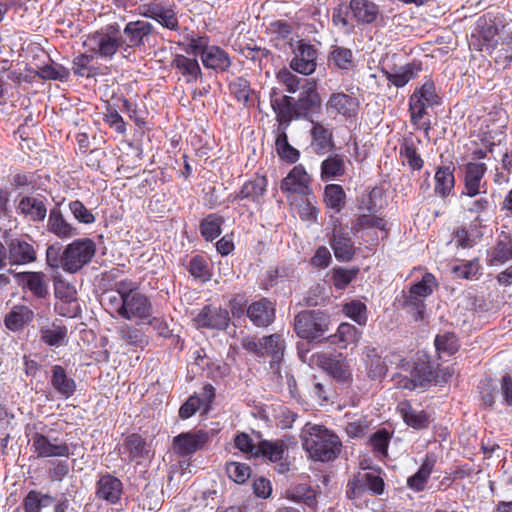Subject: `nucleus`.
<instances>
[{
  "label": "nucleus",
  "mask_w": 512,
  "mask_h": 512,
  "mask_svg": "<svg viewBox=\"0 0 512 512\" xmlns=\"http://www.w3.org/2000/svg\"><path fill=\"white\" fill-rule=\"evenodd\" d=\"M202 63L208 69L225 72L231 66L229 54L219 46H210L202 55Z\"/></svg>",
  "instance_id": "obj_34"
},
{
  "label": "nucleus",
  "mask_w": 512,
  "mask_h": 512,
  "mask_svg": "<svg viewBox=\"0 0 512 512\" xmlns=\"http://www.w3.org/2000/svg\"><path fill=\"white\" fill-rule=\"evenodd\" d=\"M47 230L60 239H69L78 234L77 228L67 222L58 208L50 210Z\"/></svg>",
  "instance_id": "obj_30"
},
{
  "label": "nucleus",
  "mask_w": 512,
  "mask_h": 512,
  "mask_svg": "<svg viewBox=\"0 0 512 512\" xmlns=\"http://www.w3.org/2000/svg\"><path fill=\"white\" fill-rule=\"evenodd\" d=\"M334 255L339 261H350L355 253L353 242L348 233L342 229L334 228L332 237L329 240Z\"/></svg>",
  "instance_id": "obj_29"
},
{
  "label": "nucleus",
  "mask_w": 512,
  "mask_h": 512,
  "mask_svg": "<svg viewBox=\"0 0 512 512\" xmlns=\"http://www.w3.org/2000/svg\"><path fill=\"white\" fill-rule=\"evenodd\" d=\"M400 157L405 159L408 166L414 171H420L423 168L424 161L417 152L414 141L411 138H404L400 144Z\"/></svg>",
  "instance_id": "obj_47"
},
{
  "label": "nucleus",
  "mask_w": 512,
  "mask_h": 512,
  "mask_svg": "<svg viewBox=\"0 0 512 512\" xmlns=\"http://www.w3.org/2000/svg\"><path fill=\"white\" fill-rule=\"evenodd\" d=\"M124 448L129 453L130 460L149 457L150 446L139 434H131L124 441Z\"/></svg>",
  "instance_id": "obj_44"
},
{
  "label": "nucleus",
  "mask_w": 512,
  "mask_h": 512,
  "mask_svg": "<svg viewBox=\"0 0 512 512\" xmlns=\"http://www.w3.org/2000/svg\"><path fill=\"white\" fill-rule=\"evenodd\" d=\"M226 472L231 480L241 484L249 479L251 468L244 463L230 462L226 465Z\"/></svg>",
  "instance_id": "obj_62"
},
{
  "label": "nucleus",
  "mask_w": 512,
  "mask_h": 512,
  "mask_svg": "<svg viewBox=\"0 0 512 512\" xmlns=\"http://www.w3.org/2000/svg\"><path fill=\"white\" fill-rule=\"evenodd\" d=\"M275 146L279 157L286 162L295 163L299 159V151L289 144L288 136L284 131L277 135Z\"/></svg>",
  "instance_id": "obj_56"
},
{
  "label": "nucleus",
  "mask_w": 512,
  "mask_h": 512,
  "mask_svg": "<svg viewBox=\"0 0 512 512\" xmlns=\"http://www.w3.org/2000/svg\"><path fill=\"white\" fill-rule=\"evenodd\" d=\"M327 111L346 119L355 117L359 109L357 98L345 93H333L326 104Z\"/></svg>",
  "instance_id": "obj_20"
},
{
  "label": "nucleus",
  "mask_w": 512,
  "mask_h": 512,
  "mask_svg": "<svg viewBox=\"0 0 512 512\" xmlns=\"http://www.w3.org/2000/svg\"><path fill=\"white\" fill-rule=\"evenodd\" d=\"M151 313L152 304L146 295L139 292L124 298L122 318L139 322L148 319Z\"/></svg>",
  "instance_id": "obj_15"
},
{
  "label": "nucleus",
  "mask_w": 512,
  "mask_h": 512,
  "mask_svg": "<svg viewBox=\"0 0 512 512\" xmlns=\"http://www.w3.org/2000/svg\"><path fill=\"white\" fill-rule=\"evenodd\" d=\"M36 260V251L26 241L13 239L8 245V261L11 265H24Z\"/></svg>",
  "instance_id": "obj_27"
},
{
  "label": "nucleus",
  "mask_w": 512,
  "mask_h": 512,
  "mask_svg": "<svg viewBox=\"0 0 512 512\" xmlns=\"http://www.w3.org/2000/svg\"><path fill=\"white\" fill-rule=\"evenodd\" d=\"M214 436L212 431L196 430L183 432L173 438V449L181 457H189L204 449Z\"/></svg>",
  "instance_id": "obj_9"
},
{
  "label": "nucleus",
  "mask_w": 512,
  "mask_h": 512,
  "mask_svg": "<svg viewBox=\"0 0 512 512\" xmlns=\"http://www.w3.org/2000/svg\"><path fill=\"white\" fill-rule=\"evenodd\" d=\"M378 228L380 230L385 229V221L384 219L376 216V215H370V214H363L360 215L354 225L353 230L354 232H361L366 229L370 228Z\"/></svg>",
  "instance_id": "obj_63"
},
{
  "label": "nucleus",
  "mask_w": 512,
  "mask_h": 512,
  "mask_svg": "<svg viewBox=\"0 0 512 512\" xmlns=\"http://www.w3.org/2000/svg\"><path fill=\"white\" fill-rule=\"evenodd\" d=\"M352 59V51L344 47H335L329 57V60L340 69H349L353 62Z\"/></svg>",
  "instance_id": "obj_64"
},
{
  "label": "nucleus",
  "mask_w": 512,
  "mask_h": 512,
  "mask_svg": "<svg viewBox=\"0 0 512 512\" xmlns=\"http://www.w3.org/2000/svg\"><path fill=\"white\" fill-rule=\"evenodd\" d=\"M56 432L54 428H50L44 433L35 432L32 435V449L38 458H68L72 453L70 445L53 433Z\"/></svg>",
  "instance_id": "obj_5"
},
{
  "label": "nucleus",
  "mask_w": 512,
  "mask_h": 512,
  "mask_svg": "<svg viewBox=\"0 0 512 512\" xmlns=\"http://www.w3.org/2000/svg\"><path fill=\"white\" fill-rule=\"evenodd\" d=\"M349 8L358 23L370 24L379 15L378 6L370 0H350Z\"/></svg>",
  "instance_id": "obj_38"
},
{
  "label": "nucleus",
  "mask_w": 512,
  "mask_h": 512,
  "mask_svg": "<svg viewBox=\"0 0 512 512\" xmlns=\"http://www.w3.org/2000/svg\"><path fill=\"white\" fill-rule=\"evenodd\" d=\"M345 314L359 325L367 322V307L358 300L351 301L344 306Z\"/></svg>",
  "instance_id": "obj_60"
},
{
  "label": "nucleus",
  "mask_w": 512,
  "mask_h": 512,
  "mask_svg": "<svg viewBox=\"0 0 512 512\" xmlns=\"http://www.w3.org/2000/svg\"><path fill=\"white\" fill-rule=\"evenodd\" d=\"M324 201L326 206L339 213L346 203V193L341 185L329 184L324 190Z\"/></svg>",
  "instance_id": "obj_48"
},
{
  "label": "nucleus",
  "mask_w": 512,
  "mask_h": 512,
  "mask_svg": "<svg viewBox=\"0 0 512 512\" xmlns=\"http://www.w3.org/2000/svg\"><path fill=\"white\" fill-rule=\"evenodd\" d=\"M311 148L318 155H323L334 147L332 130L319 121L311 120Z\"/></svg>",
  "instance_id": "obj_22"
},
{
  "label": "nucleus",
  "mask_w": 512,
  "mask_h": 512,
  "mask_svg": "<svg viewBox=\"0 0 512 512\" xmlns=\"http://www.w3.org/2000/svg\"><path fill=\"white\" fill-rule=\"evenodd\" d=\"M487 171L484 163L469 162L465 166L464 186L465 192L469 197H474L480 193L486 192V183L483 177Z\"/></svg>",
  "instance_id": "obj_17"
},
{
  "label": "nucleus",
  "mask_w": 512,
  "mask_h": 512,
  "mask_svg": "<svg viewBox=\"0 0 512 512\" xmlns=\"http://www.w3.org/2000/svg\"><path fill=\"white\" fill-rule=\"evenodd\" d=\"M20 286L28 289L35 297L45 298L49 294V279L40 271L14 273Z\"/></svg>",
  "instance_id": "obj_18"
},
{
  "label": "nucleus",
  "mask_w": 512,
  "mask_h": 512,
  "mask_svg": "<svg viewBox=\"0 0 512 512\" xmlns=\"http://www.w3.org/2000/svg\"><path fill=\"white\" fill-rule=\"evenodd\" d=\"M434 368L430 362L421 361L415 364L410 372V377H404L400 380V385L404 389L414 390L416 388H426L433 384Z\"/></svg>",
  "instance_id": "obj_16"
},
{
  "label": "nucleus",
  "mask_w": 512,
  "mask_h": 512,
  "mask_svg": "<svg viewBox=\"0 0 512 512\" xmlns=\"http://www.w3.org/2000/svg\"><path fill=\"white\" fill-rule=\"evenodd\" d=\"M271 107L276 113L277 120L290 122L296 119V102L291 96L271 97Z\"/></svg>",
  "instance_id": "obj_41"
},
{
  "label": "nucleus",
  "mask_w": 512,
  "mask_h": 512,
  "mask_svg": "<svg viewBox=\"0 0 512 512\" xmlns=\"http://www.w3.org/2000/svg\"><path fill=\"white\" fill-rule=\"evenodd\" d=\"M434 180V192L441 198L448 197L453 192L455 186L454 168L449 166L438 167Z\"/></svg>",
  "instance_id": "obj_39"
},
{
  "label": "nucleus",
  "mask_w": 512,
  "mask_h": 512,
  "mask_svg": "<svg viewBox=\"0 0 512 512\" xmlns=\"http://www.w3.org/2000/svg\"><path fill=\"white\" fill-rule=\"evenodd\" d=\"M123 493L122 482L111 474L103 475L96 484V496L110 504H116Z\"/></svg>",
  "instance_id": "obj_24"
},
{
  "label": "nucleus",
  "mask_w": 512,
  "mask_h": 512,
  "mask_svg": "<svg viewBox=\"0 0 512 512\" xmlns=\"http://www.w3.org/2000/svg\"><path fill=\"white\" fill-rule=\"evenodd\" d=\"M359 268L334 267L331 270V282L337 290H344L357 277Z\"/></svg>",
  "instance_id": "obj_51"
},
{
  "label": "nucleus",
  "mask_w": 512,
  "mask_h": 512,
  "mask_svg": "<svg viewBox=\"0 0 512 512\" xmlns=\"http://www.w3.org/2000/svg\"><path fill=\"white\" fill-rule=\"evenodd\" d=\"M484 46L498 66L501 68L509 66L512 61V32L493 42L485 43Z\"/></svg>",
  "instance_id": "obj_23"
},
{
  "label": "nucleus",
  "mask_w": 512,
  "mask_h": 512,
  "mask_svg": "<svg viewBox=\"0 0 512 512\" xmlns=\"http://www.w3.org/2000/svg\"><path fill=\"white\" fill-rule=\"evenodd\" d=\"M33 319V311L26 306H16L5 318L6 327L12 331L22 329Z\"/></svg>",
  "instance_id": "obj_46"
},
{
  "label": "nucleus",
  "mask_w": 512,
  "mask_h": 512,
  "mask_svg": "<svg viewBox=\"0 0 512 512\" xmlns=\"http://www.w3.org/2000/svg\"><path fill=\"white\" fill-rule=\"evenodd\" d=\"M52 503H54L53 496L31 490L25 496L22 505L25 512H41L43 508L49 507Z\"/></svg>",
  "instance_id": "obj_45"
},
{
  "label": "nucleus",
  "mask_w": 512,
  "mask_h": 512,
  "mask_svg": "<svg viewBox=\"0 0 512 512\" xmlns=\"http://www.w3.org/2000/svg\"><path fill=\"white\" fill-rule=\"evenodd\" d=\"M17 210L34 222L43 221L47 216V207L39 197H23L18 203Z\"/></svg>",
  "instance_id": "obj_35"
},
{
  "label": "nucleus",
  "mask_w": 512,
  "mask_h": 512,
  "mask_svg": "<svg viewBox=\"0 0 512 512\" xmlns=\"http://www.w3.org/2000/svg\"><path fill=\"white\" fill-rule=\"evenodd\" d=\"M101 302L112 315L116 314L122 317L124 298L115 290L103 293Z\"/></svg>",
  "instance_id": "obj_59"
},
{
  "label": "nucleus",
  "mask_w": 512,
  "mask_h": 512,
  "mask_svg": "<svg viewBox=\"0 0 512 512\" xmlns=\"http://www.w3.org/2000/svg\"><path fill=\"white\" fill-rule=\"evenodd\" d=\"M397 301L403 309H406L412 315L415 321L423 319L426 310L424 298L413 294L409 289L408 292L402 291V295L397 298Z\"/></svg>",
  "instance_id": "obj_40"
},
{
  "label": "nucleus",
  "mask_w": 512,
  "mask_h": 512,
  "mask_svg": "<svg viewBox=\"0 0 512 512\" xmlns=\"http://www.w3.org/2000/svg\"><path fill=\"white\" fill-rule=\"evenodd\" d=\"M231 94L237 101L248 105L250 102L251 88L250 83L243 77H238L229 84Z\"/></svg>",
  "instance_id": "obj_57"
},
{
  "label": "nucleus",
  "mask_w": 512,
  "mask_h": 512,
  "mask_svg": "<svg viewBox=\"0 0 512 512\" xmlns=\"http://www.w3.org/2000/svg\"><path fill=\"white\" fill-rule=\"evenodd\" d=\"M385 489V483L380 476V470L359 472L347 484L346 494L349 499L359 498L364 492L372 495H381Z\"/></svg>",
  "instance_id": "obj_7"
},
{
  "label": "nucleus",
  "mask_w": 512,
  "mask_h": 512,
  "mask_svg": "<svg viewBox=\"0 0 512 512\" xmlns=\"http://www.w3.org/2000/svg\"><path fill=\"white\" fill-rule=\"evenodd\" d=\"M224 220L217 214H209L200 223V232L206 241H213L221 234Z\"/></svg>",
  "instance_id": "obj_53"
},
{
  "label": "nucleus",
  "mask_w": 512,
  "mask_h": 512,
  "mask_svg": "<svg viewBox=\"0 0 512 512\" xmlns=\"http://www.w3.org/2000/svg\"><path fill=\"white\" fill-rule=\"evenodd\" d=\"M345 173L344 160L339 155L325 159L321 164V178L331 180Z\"/></svg>",
  "instance_id": "obj_52"
},
{
  "label": "nucleus",
  "mask_w": 512,
  "mask_h": 512,
  "mask_svg": "<svg viewBox=\"0 0 512 512\" xmlns=\"http://www.w3.org/2000/svg\"><path fill=\"white\" fill-rule=\"evenodd\" d=\"M436 462V455L433 453H427L418 471L407 479V486L415 492L423 491Z\"/></svg>",
  "instance_id": "obj_31"
},
{
  "label": "nucleus",
  "mask_w": 512,
  "mask_h": 512,
  "mask_svg": "<svg viewBox=\"0 0 512 512\" xmlns=\"http://www.w3.org/2000/svg\"><path fill=\"white\" fill-rule=\"evenodd\" d=\"M67 328L65 326L53 325L51 328H44L40 332L41 340L49 345L59 347L67 342Z\"/></svg>",
  "instance_id": "obj_55"
},
{
  "label": "nucleus",
  "mask_w": 512,
  "mask_h": 512,
  "mask_svg": "<svg viewBox=\"0 0 512 512\" xmlns=\"http://www.w3.org/2000/svg\"><path fill=\"white\" fill-rule=\"evenodd\" d=\"M287 449V445L283 440L260 441L257 448V458L264 457L272 462L280 461Z\"/></svg>",
  "instance_id": "obj_43"
},
{
  "label": "nucleus",
  "mask_w": 512,
  "mask_h": 512,
  "mask_svg": "<svg viewBox=\"0 0 512 512\" xmlns=\"http://www.w3.org/2000/svg\"><path fill=\"white\" fill-rule=\"evenodd\" d=\"M246 311L250 321L258 327H267L275 319V306L267 298L252 302Z\"/></svg>",
  "instance_id": "obj_21"
},
{
  "label": "nucleus",
  "mask_w": 512,
  "mask_h": 512,
  "mask_svg": "<svg viewBox=\"0 0 512 512\" xmlns=\"http://www.w3.org/2000/svg\"><path fill=\"white\" fill-rule=\"evenodd\" d=\"M398 410L408 426L417 430L428 428L430 419L424 410L414 409L409 401L401 402Z\"/></svg>",
  "instance_id": "obj_37"
},
{
  "label": "nucleus",
  "mask_w": 512,
  "mask_h": 512,
  "mask_svg": "<svg viewBox=\"0 0 512 512\" xmlns=\"http://www.w3.org/2000/svg\"><path fill=\"white\" fill-rule=\"evenodd\" d=\"M390 439L391 434L385 428L377 430L370 436L369 445L377 458L384 459L387 457Z\"/></svg>",
  "instance_id": "obj_50"
},
{
  "label": "nucleus",
  "mask_w": 512,
  "mask_h": 512,
  "mask_svg": "<svg viewBox=\"0 0 512 512\" xmlns=\"http://www.w3.org/2000/svg\"><path fill=\"white\" fill-rule=\"evenodd\" d=\"M328 325V316L319 310L301 311L294 318V330L302 339L315 340L323 337Z\"/></svg>",
  "instance_id": "obj_3"
},
{
  "label": "nucleus",
  "mask_w": 512,
  "mask_h": 512,
  "mask_svg": "<svg viewBox=\"0 0 512 512\" xmlns=\"http://www.w3.org/2000/svg\"><path fill=\"white\" fill-rule=\"evenodd\" d=\"M171 65L181 73L187 84L202 78V70L196 58L177 54L172 60Z\"/></svg>",
  "instance_id": "obj_32"
},
{
  "label": "nucleus",
  "mask_w": 512,
  "mask_h": 512,
  "mask_svg": "<svg viewBox=\"0 0 512 512\" xmlns=\"http://www.w3.org/2000/svg\"><path fill=\"white\" fill-rule=\"evenodd\" d=\"M139 14L157 21L161 26L172 31L179 29V22L174 9L170 5L153 1L139 6Z\"/></svg>",
  "instance_id": "obj_11"
},
{
  "label": "nucleus",
  "mask_w": 512,
  "mask_h": 512,
  "mask_svg": "<svg viewBox=\"0 0 512 512\" xmlns=\"http://www.w3.org/2000/svg\"><path fill=\"white\" fill-rule=\"evenodd\" d=\"M290 68L302 75H311L317 67V49L309 43L300 41L293 51Z\"/></svg>",
  "instance_id": "obj_14"
},
{
  "label": "nucleus",
  "mask_w": 512,
  "mask_h": 512,
  "mask_svg": "<svg viewBox=\"0 0 512 512\" xmlns=\"http://www.w3.org/2000/svg\"><path fill=\"white\" fill-rule=\"evenodd\" d=\"M310 176L302 165L295 166L282 180L280 188L283 192L308 194Z\"/></svg>",
  "instance_id": "obj_25"
},
{
  "label": "nucleus",
  "mask_w": 512,
  "mask_h": 512,
  "mask_svg": "<svg viewBox=\"0 0 512 512\" xmlns=\"http://www.w3.org/2000/svg\"><path fill=\"white\" fill-rule=\"evenodd\" d=\"M421 65L408 63L403 66L393 67L384 71L387 80L397 88L404 87L410 80L415 79L421 71Z\"/></svg>",
  "instance_id": "obj_33"
},
{
  "label": "nucleus",
  "mask_w": 512,
  "mask_h": 512,
  "mask_svg": "<svg viewBox=\"0 0 512 512\" xmlns=\"http://www.w3.org/2000/svg\"><path fill=\"white\" fill-rule=\"evenodd\" d=\"M512 259V243L508 237L500 239L492 253L491 261L495 264H502Z\"/></svg>",
  "instance_id": "obj_61"
},
{
  "label": "nucleus",
  "mask_w": 512,
  "mask_h": 512,
  "mask_svg": "<svg viewBox=\"0 0 512 512\" xmlns=\"http://www.w3.org/2000/svg\"><path fill=\"white\" fill-rule=\"evenodd\" d=\"M285 497L292 502L307 506L312 511L317 510V492L306 483H300L289 487L285 491Z\"/></svg>",
  "instance_id": "obj_28"
},
{
  "label": "nucleus",
  "mask_w": 512,
  "mask_h": 512,
  "mask_svg": "<svg viewBox=\"0 0 512 512\" xmlns=\"http://www.w3.org/2000/svg\"><path fill=\"white\" fill-rule=\"evenodd\" d=\"M311 362L338 382L348 383L351 380L350 366L345 359L341 358V355L320 352L311 356Z\"/></svg>",
  "instance_id": "obj_10"
},
{
  "label": "nucleus",
  "mask_w": 512,
  "mask_h": 512,
  "mask_svg": "<svg viewBox=\"0 0 512 512\" xmlns=\"http://www.w3.org/2000/svg\"><path fill=\"white\" fill-rule=\"evenodd\" d=\"M293 27L290 23L283 20H275L268 26V34L273 45L281 50L286 46H291Z\"/></svg>",
  "instance_id": "obj_36"
},
{
  "label": "nucleus",
  "mask_w": 512,
  "mask_h": 512,
  "mask_svg": "<svg viewBox=\"0 0 512 512\" xmlns=\"http://www.w3.org/2000/svg\"><path fill=\"white\" fill-rule=\"evenodd\" d=\"M302 447L309 458L319 462L334 461L341 452L339 437L325 426L307 423L301 433Z\"/></svg>",
  "instance_id": "obj_1"
},
{
  "label": "nucleus",
  "mask_w": 512,
  "mask_h": 512,
  "mask_svg": "<svg viewBox=\"0 0 512 512\" xmlns=\"http://www.w3.org/2000/svg\"><path fill=\"white\" fill-rule=\"evenodd\" d=\"M154 32V26L148 21L136 20L128 22L123 29L122 39L125 45L123 51L126 52L130 48L135 49L145 46Z\"/></svg>",
  "instance_id": "obj_12"
},
{
  "label": "nucleus",
  "mask_w": 512,
  "mask_h": 512,
  "mask_svg": "<svg viewBox=\"0 0 512 512\" xmlns=\"http://www.w3.org/2000/svg\"><path fill=\"white\" fill-rule=\"evenodd\" d=\"M120 27L117 23L108 25L105 29L95 32L89 41L92 50L102 58L111 59L118 49L125 47L122 37L119 36Z\"/></svg>",
  "instance_id": "obj_6"
},
{
  "label": "nucleus",
  "mask_w": 512,
  "mask_h": 512,
  "mask_svg": "<svg viewBox=\"0 0 512 512\" xmlns=\"http://www.w3.org/2000/svg\"><path fill=\"white\" fill-rule=\"evenodd\" d=\"M193 321L198 328L225 330L229 326L230 315L228 310L221 306L206 305Z\"/></svg>",
  "instance_id": "obj_13"
},
{
  "label": "nucleus",
  "mask_w": 512,
  "mask_h": 512,
  "mask_svg": "<svg viewBox=\"0 0 512 512\" xmlns=\"http://www.w3.org/2000/svg\"><path fill=\"white\" fill-rule=\"evenodd\" d=\"M267 185V178L256 174L242 185L240 191L234 196V199L248 200L257 206H260L263 203V199L267 191Z\"/></svg>",
  "instance_id": "obj_19"
},
{
  "label": "nucleus",
  "mask_w": 512,
  "mask_h": 512,
  "mask_svg": "<svg viewBox=\"0 0 512 512\" xmlns=\"http://www.w3.org/2000/svg\"><path fill=\"white\" fill-rule=\"evenodd\" d=\"M242 347L257 357L270 356L271 369H278L285 350V341L280 334H272L256 339L246 337L242 340Z\"/></svg>",
  "instance_id": "obj_2"
},
{
  "label": "nucleus",
  "mask_w": 512,
  "mask_h": 512,
  "mask_svg": "<svg viewBox=\"0 0 512 512\" xmlns=\"http://www.w3.org/2000/svg\"><path fill=\"white\" fill-rule=\"evenodd\" d=\"M117 333L120 336V339L129 346L144 348L149 343L148 336L144 331L128 324L119 326L117 328Z\"/></svg>",
  "instance_id": "obj_42"
},
{
  "label": "nucleus",
  "mask_w": 512,
  "mask_h": 512,
  "mask_svg": "<svg viewBox=\"0 0 512 512\" xmlns=\"http://www.w3.org/2000/svg\"><path fill=\"white\" fill-rule=\"evenodd\" d=\"M93 54H79L72 61V71L78 77L91 78L97 74V68L92 65Z\"/></svg>",
  "instance_id": "obj_49"
},
{
  "label": "nucleus",
  "mask_w": 512,
  "mask_h": 512,
  "mask_svg": "<svg viewBox=\"0 0 512 512\" xmlns=\"http://www.w3.org/2000/svg\"><path fill=\"white\" fill-rule=\"evenodd\" d=\"M96 253V245L90 238L74 240L64 249V271L76 273L89 264Z\"/></svg>",
  "instance_id": "obj_4"
},
{
  "label": "nucleus",
  "mask_w": 512,
  "mask_h": 512,
  "mask_svg": "<svg viewBox=\"0 0 512 512\" xmlns=\"http://www.w3.org/2000/svg\"><path fill=\"white\" fill-rule=\"evenodd\" d=\"M296 102V119L313 120L312 116L321 111L322 100L314 79L306 80Z\"/></svg>",
  "instance_id": "obj_8"
},
{
  "label": "nucleus",
  "mask_w": 512,
  "mask_h": 512,
  "mask_svg": "<svg viewBox=\"0 0 512 512\" xmlns=\"http://www.w3.org/2000/svg\"><path fill=\"white\" fill-rule=\"evenodd\" d=\"M51 386L63 398L68 399L76 391V381L68 376L66 369L61 365H54L51 368Z\"/></svg>",
  "instance_id": "obj_26"
},
{
  "label": "nucleus",
  "mask_w": 512,
  "mask_h": 512,
  "mask_svg": "<svg viewBox=\"0 0 512 512\" xmlns=\"http://www.w3.org/2000/svg\"><path fill=\"white\" fill-rule=\"evenodd\" d=\"M437 286L438 283L435 276L431 273H425L419 282L413 284L410 287V290L413 294L421 296L425 299L433 293Z\"/></svg>",
  "instance_id": "obj_58"
},
{
  "label": "nucleus",
  "mask_w": 512,
  "mask_h": 512,
  "mask_svg": "<svg viewBox=\"0 0 512 512\" xmlns=\"http://www.w3.org/2000/svg\"><path fill=\"white\" fill-rule=\"evenodd\" d=\"M37 75L43 80L68 81L70 70L63 65L51 63L38 67Z\"/></svg>",
  "instance_id": "obj_54"
}]
</instances>
